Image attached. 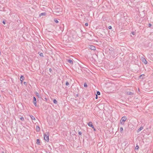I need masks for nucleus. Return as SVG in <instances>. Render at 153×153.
Returning <instances> with one entry per match:
<instances>
[{
  "instance_id": "nucleus-24",
  "label": "nucleus",
  "mask_w": 153,
  "mask_h": 153,
  "mask_svg": "<svg viewBox=\"0 0 153 153\" xmlns=\"http://www.w3.org/2000/svg\"><path fill=\"white\" fill-rule=\"evenodd\" d=\"M108 28L109 29H111L112 28V27H111V26H108Z\"/></svg>"
},
{
  "instance_id": "nucleus-5",
  "label": "nucleus",
  "mask_w": 153,
  "mask_h": 153,
  "mask_svg": "<svg viewBox=\"0 0 153 153\" xmlns=\"http://www.w3.org/2000/svg\"><path fill=\"white\" fill-rule=\"evenodd\" d=\"M33 103L34 105L36 106V97H33Z\"/></svg>"
},
{
  "instance_id": "nucleus-1",
  "label": "nucleus",
  "mask_w": 153,
  "mask_h": 153,
  "mask_svg": "<svg viewBox=\"0 0 153 153\" xmlns=\"http://www.w3.org/2000/svg\"><path fill=\"white\" fill-rule=\"evenodd\" d=\"M44 138L45 140L48 142L49 141V134L48 133L45 134L44 135Z\"/></svg>"
},
{
  "instance_id": "nucleus-7",
  "label": "nucleus",
  "mask_w": 153,
  "mask_h": 153,
  "mask_svg": "<svg viewBox=\"0 0 153 153\" xmlns=\"http://www.w3.org/2000/svg\"><path fill=\"white\" fill-rule=\"evenodd\" d=\"M25 79L24 77L23 76H21L20 77V80L21 81V83H22L23 80Z\"/></svg>"
},
{
  "instance_id": "nucleus-21",
  "label": "nucleus",
  "mask_w": 153,
  "mask_h": 153,
  "mask_svg": "<svg viewBox=\"0 0 153 153\" xmlns=\"http://www.w3.org/2000/svg\"><path fill=\"white\" fill-rule=\"evenodd\" d=\"M45 13H42L41 14V15L42 16H43V15H45Z\"/></svg>"
},
{
  "instance_id": "nucleus-20",
  "label": "nucleus",
  "mask_w": 153,
  "mask_h": 153,
  "mask_svg": "<svg viewBox=\"0 0 153 153\" xmlns=\"http://www.w3.org/2000/svg\"><path fill=\"white\" fill-rule=\"evenodd\" d=\"M20 119L21 120H22V121L24 120V118L23 117H21L20 118Z\"/></svg>"
},
{
  "instance_id": "nucleus-30",
  "label": "nucleus",
  "mask_w": 153,
  "mask_h": 153,
  "mask_svg": "<svg viewBox=\"0 0 153 153\" xmlns=\"http://www.w3.org/2000/svg\"><path fill=\"white\" fill-rule=\"evenodd\" d=\"M52 71V70L51 68H50L49 69V71L50 72H51Z\"/></svg>"
},
{
  "instance_id": "nucleus-25",
  "label": "nucleus",
  "mask_w": 153,
  "mask_h": 153,
  "mask_svg": "<svg viewBox=\"0 0 153 153\" xmlns=\"http://www.w3.org/2000/svg\"><path fill=\"white\" fill-rule=\"evenodd\" d=\"M85 25L86 26H87L88 25V24L87 23H86L85 24Z\"/></svg>"
},
{
  "instance_id": "nucleus-36",
  "label": "nucleus",
  "mask_w": 153,
  "mask_h": 153,
  "mask_svg": "<svg viewBox=\"0 0 153 153\" xmlns=\"http://www.w3.org/2000/svg\"><path fill=\"white\" fill-rule=\"evenodd\" d=\"M2 153H4V152H3Z\"/></svg>"
},
{
  "instance_id": "nucleus-22",
  "label": "nucleus",
  "mask_w": 153,
  "mask_h": 153,
  "mask_svg": "<svg viewBox=\"0 0 153 153\" xmlns=\"http://www.w3.org/2000/svg\"><path fill=\"white\" fill-rule=\"evenodd\" d=\"M54 21L56 23H58L59 22L57 20H55Z\"/></svg>"
},
{
  "instance_id": "nucleus-12",
  "label": "nucleus",
  "mask_w": 153,
  "mask_h": 153,
  "mask_svg": "<svg viewBox=\"0 0 153 153\" xmlns=\"http://www.w3.org/2000/svg\"><path fill=\"white\" fill-rule=\"evenodd\" d=\"M36 130L37 131L39 132L40 131V128L39 126H37L36 127Z\"/></svg>"
},
{
  "instance_id": "nucleus-6",
  "label": "nucleus",
  "mask_w": 153,
  "mask_h": 153,
  "mask_svg": "<svg viewBox=\"0 0 153 153\" xmlns=\"http://www.w3.org/2000/svg\"><path fill=\"white\" fill-rule=\"evenodd\" d=\"M141 59L142 60V61L144 62L145 64H146L147 63V62L145 58L142 57Z\"/></svg>"
},
{
  "instance_id": "nucleus-10",
  "label": "nucleus",
  "mask_w": 153,
  "mask_h": 153,
  "mask_svg": "<svg viewBox=\"0 0 153 153\" xmlns=\"http://www.w3.org/2000/svg\"><path fill=\"white\" fill-rule=\"evenodd\" d=\"M30 116L32 120H35V118L34 116L32 115H30Z\"/></svg>"
},
{
  "instance_id": "nucleus-32",
  "label": "nucleus",
  "mask_w": 153,
  "mask_h": 153,
  "mask_svg": "<svg viewBox=\"0 0 153 153\" xmlns=\"http://www.w3.org/2000/svg\"><path fill=\"white\" fill-rule=\"evenodd\" d=\"M27 84V83L26 82H24V84L25 85H26Z\"/></svg>"
},
{
  "instance_id": "nucleus-17",
  "label": "nucleus",
  "mask_w": 153,
  "mask_h": 153,
  "mask_svg": "<svg viewBox=\"0 0 153 153\" xmlns=\"http://www.w3.org/2000/svg\"><path fill=\"white\" fill-rule=\"evenodd\" d=\"M120 132H122L123 131V127H121L120 128Z\"/></svg>"
},
{
  "instance_id": "nucleus-2",
  "label": "nucleus",
  "mask_w": 153,
  "mask_h": 153,
  "mask_svg": "<svg viewBox=\"0 0 153 153\" xmlns=\"http://www.w3.org/2000/svg\"><path fill=\"white\" fill-rule=\"evenodd\" d=\"M127 118L125 117H122L120 121V123L122 125H123L124 124V122L127 120Z\"/></svg>"
},
{
  "instance_id": "nucleus-29",
  "label": "nucleus",
  "mask_w": 153,
  "mask_h": 153,
  "mask_svg": "<svg viewBox=\"0 0 153 153\" xmlns=\"http://www.w3.org/2000/svg\"><path fill=\"white\" fill-rule=\"evenodd\" d=\"M98 98V96H97V94H96V97H95V98L96 99H97Z\"/></svg>"
},
{
  "instance_id": "nucleus-34",
  "label": "nucleus",
  "mask_w": 153,
  "mask_h": 153,
  "mask_svg": "<svg viewBox=\"0 0 153 153\" xmlns=\"http://www.w3.org/2000/svg\"><path fill=\"white\" fill-rule=\"evenodd\" d=\"M143 75H141L140 76V77H141V76H142Z\"/></svg>"
},
{
  "instance_id": "nucleus-18",
  "label": "nucleus",
  "mask_w": 153,
  "mask_h": 153,
  "mask_svg": "<svg viewBox=\"0 0 153 153\" xmlns=\"http://www.w3.org/2000/svg\"><path fill=\"white\" fill-rule=\"evenodd\" d=\"M97 95H100V93L99 91H97Z\"/></svg>"
},
{
  "instance_id": "nucleus-27",
  "label": "nucleus",
  "mask_w": 153,
  "mask_h": 153,
  "mask_svg": "<svg viewBox=\"0 0 153 153\" xmlns=\"http://www.w3.org/2000/svg\"><path fill=\"white\" fill-rule=\"evenodd\" d=\"M139 148V146H136L135 147L136 149H138Z\"/></svg>"
},
{
  "instance_id": "nucleus-15",
  "label": "nucleus",
  "mask_w": 153,
  "mask_h": 153,
  "mask_svg": "<svg viewBox=\"0 0 153 153\" xmlns=\"http://www.w3.org/2000/svg\"><path fill=\"white\" fill-rule=\"evenodd\" d=\"M36 140V143L38 144H39L40 143L39 140V139H37Z\"/></svg>"
},
{
  "instance_id": "nucleus-11",
  "label": "nucleus",
  "mask_w": 153,
  "mask_h": 153,
  "mask_svg": "<svg viewBox=\"0 0 153 153\" xmlns=\"http://www.w3.org/2000/svg\"><path fill=\"white\" fill-rule=\"evenodd\" d=\"M143 129V127H141L140 128H139L137 130V132H139L140 131H141Z\"/></svg>"
},
{
  "instance_id": "nucleus-8",
  "label": "nucleus",
  "mask_w": 153,
  "mask_h": 153,
  "mask_svg": "<svg viewBox=\"0 0 153 153\" xmlns=\"http://www.w3.org/2000/svg\"><path fill=\"white\" fill-rule=\"evenodd\" d=\"M67 61L68 62L70 63L71 64H73V62L72 60L71 59H67Z\"/></svg>"
},
{
  "instance_id": "nucleus-23",
  "label": "nucleus",
  "mask_w": 153,
  "mask_h": 153,
  "mask_svg": "<svg viewBox=\"0 0 153 153\" xmlns=\"http://www.w3.org/2000/svg\"><path fill=\"white\" fill-rule=\"evenodd\" d=\"M39 55L41 56H43V54L42 53H40Z\"/></svg>"
},
{
  "instance_id": "nucleus-19",
  "label": "nucleus",
  "mask_w": 153,
  "mask_h": 153,
  "mask_svg": "<svg viewBox=\"0 0 153 153\" xmlns=\"http://www.w3.org/2000/svg\"><path fill=\"white\" fill-rule=\"evenodd\" d=\"M65 85L67 86H68V85H69V82H67V81L66 82V83H65Z\"/></svg>"
},
{
  "instance_id": "nucleus-31",
  "label": "nucleus",
  "mask_w": 153,
  "mask_h": 153,
  "mask_svg": "<svg viewBox=\"0 0 153 153\" xmlns=\"http://www.w3.org/2000/svg\"><path fill=\"white\" fill-rule=\"evenodd\" d=\"M151 26V24H149V27H150Z\"/></svg>"
},
{
  "instance_id": "nucleus-14",
  "label": "nucleus",
  "mask_w": 153,
  "mask_h": 153,
  "mask_svg": "<svg viewBox=\"0 0 153 153\" xmlns=\"http://www.w3.org/2000/svg\"><path fill=\"white\" fill-rule=\"evenodd\" d=\"M53 102L55 104H57V102L56 99H54L53 100Z\"/></svg>"
},
{
  "instance_id": "nucleus-4",
  "label": "nucleus",
  "mask_w": 153,
  "mask_h": 153,
  "mask_svg": "<svg viewBox=\"0 0 153 153\" xmlns=\"http://www.w3.org/2000/svg\"><path fill=\"white\" fill-rule=\"evenodd\" d=\"M88 48L90 49L93 50H95L96 49V48L95 46L93 45H89L88 46Z\"/></svg>"
},
{
  "instance_id": "nucleus-3",
  "label": "nucleus",
  "mask_w": 153,
  "mask_h": 153,
  "mask_svg": "<svg viewBox=\"0 0 153 153\" xmlns=\"http://www.w3.org/2000/svg\"><path fill=\"white\" fill-rule=\"evenodd\" d=\"M88 125L89 126L91 127L94 130V131H96V129L94 127V126L93 125L92 123L91 122H90L88 123Z\"/></svg>"
},
{
  "instance_id": "nucleus-28",
  "label": "nucleus",
  "mask_w": 153,
  "mask_h": 153,
  "mask_svg": "<svg viewBox=\"0 0 153 153\" xmlns=\"http://www.w3.org/2000/svg\"><path fill=\"white\" fill-rule=\"evenodd\" d=\"M132 34L133 35H135V33H134V32H132Z\"/></svg>"
},
{
  "instance_id": "nucleus-26",
  "label": "nucleus",
  "mask_w": 153,
  "mask_h": 153,
  "mask_svg": "<svg viewBox=\"0 0 153 153\" xmlns=\"http://www.w3.org/2000/svg\"><path fill=\"white\" fill-rule=\"evenodd\" d=\"M78 134H79V135H81V134H82V132H81L80 131V132H78Z\"/></svg>"
},
{
  "instance_id": "nucleus-9",
  "label": "nucleus",
  "mask_w": 153,
  "mask_h": 153,
  "mask_svg": "<svg viewBox=\"0 0 153 153\" xmlns=\"http://www.w3.org/2000/svg\"><path fill=\"white\" fill-rule=\"evenodd\" d=\"M126 94L128 95H132L133 94V93L131 92H127Z\"/></svg>"
},
{
  "instance_id": "nucleus-16",
  "label": "nucleus",
  "mask_w": 153,
  "mask_h": 153,
  "mask_svg": "<svg viewBox=\"0 0 153 153\" xmlns=\"http://www.w3.org/2000/svg\"><path fill=\"white\" fill-rule=\"evenodd\" d=\"M84 86L85 87H87L88 85L86 83H85L84 84Z\"/></svg>"
},
{
  "instance_id": "nucleus-13",
  "label": "nucleus",
  "mask_w": 153,
  "mask_h": 153,
  "mask_svg": "<svg viewBox=\"0 0 153 153\" xmlns=\"http://www.w3.org/2000/svg\"><path fill=\"white\" fill-rule=\"evenodd\" d=\"M35 94H36V96L39 98H40V96H39V93H38V92H36L35 93Z\"/></svg>"
},
{
  "instance_id": "nucleus-35",
  "label": "nucleus",
  "mask_w": 153,
  "mask_h": 153,
  "mask_svg": "<svg viewBox=\"0 0 153 153\" xmlns=\"http://www.w3.org/2000/svg\"><path fill=\"white\" fill-rule=\"evenodd\" d=\"M45 100H47V99L46 98H45Z\"/></svg>"
},
{
  "instance_id": "nucleus-33",
  "label": "nucleus",
  "mask_w": 153,
  "mask_h": 153,
  "mask_svg": "<svg viewBox=\"0 0 153 153\" xmlns=\"http://www.w3.org/2000/svg\"><path fill=\"white\" fill-rule=\"evenodd\" d=\"M3 23L4 24H5V22H4V21H3Z\"/></svg>"
}]
</instances>
